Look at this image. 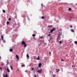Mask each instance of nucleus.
<instances>
[{"label":"nucleus","instance_id":"f257e3e1","mask_svg":"<svg viewBox=\"0 0 77 77\" xmlns=\"http://www.w3.org/2000/svg\"><path fill=\"white\" fill-rule=\"evenodd\" d=\"M22 45H23V47H24V48L27 46V45L24 41H22Z\"/></svg>","mask_w":77,"mask_h":77},{"label":"nucleus","instance_id":"f03ea898","mask_svg":"<svg viewBox=\"0 0 77 77\" xmlns=\"http://www.w3.org/2000/svg\"><path fill=\"white\" fill-rule=\"evenodd\" d=\"M62 34V33L61 32H59L58 34V35L57 36V38L56 39H59V38H60V35H61V34Z\"/></svg>","mask_w":77,"mask_h":77},{"label":"nucleus","instance_id":"7ed1b4c3","mask_svg":"<svg viewBox=\"0 0 77 77\" xmlns=\"http://www.w3.org/2000/svg\"><path fill=\"white\" fill-rule=\"evenodd\" d=\"M56 30V28H53L51 30V33H53L54 31Z\"/></svg>","mask_w":77,"mask_h":77},{"label":"nucleus","instance_id":"20e7f679","mask_svg":"<svg viewBox=\"0 0 77 77\" xmlns=\"http://www.w3.org/2000/svg\"><path fill=\"white\" fill-rule=\"evenodd\" d=\"M42 69H40V70H38L37 72L39 73V74H41L42 73Z\"/></svg>","mask_w":77,"mask_h":77},{"label":"nucleus","instance_id":"39448f33","mask_svg":"<svg viewBox=\"0 0 77 77\" xmlns=\"http://www.w3.org/2000/svg\"><path fill=\"white\" fill-rule=\"evenodd\" d=\"M8 74L6 73V75H3V77H8Z\"/></svg>","mask_w":77,"mask_h":77},{"label":"nucleus","instance_id":"423d86ee","mask_svg":"<svg viewBox=\"0 0 77 77\" xmlns=\"http://www.w3.org/2000/svg\"><path fill=\"white\" fill-rule=\"evenodd\" d=\"M42 65V64H41V63H39L38 64V67H39V68H41Z\"/></svg>","mask_w":77,"mask_h":77},{"label":"nucleus","instance_id":"0eeeda50","mask_svg":"<svg viewBox=\"0 0 77 77\" xmlns=\"http://www.w3.org/2000/svg\"><path fill=\"white\" fill-rule=\"evenodd\" d=\"M1 38L2 40H3V35H1Z\"/></svg>","mask_w":77,"mask_h":77},{"label":"nucleus","instance_id":"6e6552de","mask_svg":"<svg viewBox=\"0 0 77 77\" xmlns=\"http://www.w3.org/2000/svg\"><path fill=\"white\" fill-rule=\"evenodd\" d=\"M7 72H10V70H9V68H7Z\"/></svg>","mask_w":77,"mask_h":77},{"label":"nucleus","instance_id":"1a4fd4ad","mask_svg":"<svg viewBox=\"0 0 77 77\" xmlns=\"http://www.w3.org/2000/svg\"><path fill=\"white\" fill-rule=\"evenodd\" d=\"M26 57H27L28 58L27 59H29V54H27Z\"/></svg>","mask_w":77,"mask_h":77},{"label":"nucleus","instance_id":"9d476101","mask_svg":"<svg viewBox=\"0 0 77 77\" xmlns=\"http://www.w3.org/2000/svg\"><path fill=\"white\" fill-rule=\"evenodd\" d=\"M9 51L11 52H12V51H13V49H12V48H10V49Z\"/></svg>","mask_w":77,"mask_h":77},{"label":"nucleus","instance_id":"9b49d317","mask_svg":"<svg viewBox=\"0 0 77 77\" xmlns=\"http://www.w3.org/2000/svg\"><path fill=\"white\" fill-rule=\"evenodd\" d=\"M16 57H17V59H19V57H18V55H16Z\"/></svg>","mask_w":77,"mask_h":77},{"label":"nucleus","instance_id":"f8f14e48","mask_svg":"<svg viewBox=\"0 0 77 77\" xmlns=\"http://www.w3.org/2000/svg\"><path fill=\"white\" fill-rule=\"evenodd\" d=\"M48 27H49V28H50V27H52V25L48 26Z\"/></svg>","mask_w":77,"mask_h":77},{"label":"nucleus","instance_id":"ddd939ff","mask_svg":"<svg viewBox=\"0 0 77 77\" xmlns=\"http://www.w3.org/2000/svg\"><path fill=\"white\" fill-rule=\"evenodd\" d=\"M9 24V22L8 21H7V25H8Z\"/></svg>","mask_w":77,"mask_h":77},{"label":"nucleus","instance_id":"4468645a","mask_svg":"<svg viewBox=\"0 0 77 77\" xmlns=\"http://www.w3.org/2000/svg\"><path fill=\"white\" fill-rule=\"evenodd\" d=\"M10 67H11V70H13V67H12L11 66H10Z\"/></svg>","mask_w":77,"mask_h":77},{"label":"nucleus","instance_id":"2eb2a0df","mask_svg":"<svg viewBox=\"0 0 77 77\" xmlns=\"http://www.w3.org/2000/svg\"><path fill=\"white\" fill-rule=\"evenodd\" d=\"M36 59H37V60H40V59H39V57H38V58H36Z\"/></svg>","mask_w":77,"mask_h":77},{"label":"nucleus","instance_id":"dca6fc26","mask_svg":"<svg viewBox=\"0 0 77 77\" xmlns=\"http://www.w3.org/2000/svg\"><path fill=\"white\" fill-rule=\"evenodd\" d=\"M71 32H74L75 31L74 30H73V29H71Z\"/></svg>","mask_w":77,"mask_h":77},{"label":"nucleus","instance_id":"f3484780","mask_svg":"<svg viewBox=\"0 0 77 77\" xmlns=\"http://www.w3.org/2000/svg\"><path fill=\"white\" fill-rule=\"evenodd\" d=\"M2 40L4 42V43H5V42H6L5 41V40H4V39H3V40Z\"/></svg>","mask_w":77,"mask_h":77},{"label":"nucleus","instance_id":"a211bd4d","mask_svg":"<svg viewBox=\"0 0 77 77\" xmlns=\"http://www.w3.org/2000/svg\"><path fill=\"white\" fill-rule=\"evenodd\" d=\"M3 13H5V12H6V11H5V10H3Z\"/></svg>","mask_w":77,"mask_h":77},{"label":"nucleus","instance_id":"6ab92c4d","mask_svg":"<svg viewBox=\"0 0 77 77\" xmlns=\"http://www.w3.org/2000/svg\"><path fill=\"white\" fill-rule=\"evenodd\" d=\"M36 36V35L35 34H33L32 35V36L33 37H34V36Z\"/></svg>","mask_w":77,"mask_h":77},{"label":"nucleus","instance_id":"aec40b11","mask_svg":"<svg viewBox=\"0 0 77 77\" xmlns=\"http://www.w3.org/2000/svg\"><path fill=\"white\" fill-rule=\"evenodd\" d=\"M69 11H71V8H69L68 9Z\"/></svg>","mask_w":77,"mask_h":77},{"label":"nucleus","instance_id":"412c9836","mask_svg":"<svg viewBox=\"0 0 77 77\" xmlns=\"http://www.w3.org/2000/svg\"><path fill=\"white\" fill-rule=\"evenodd\" d=\"M51 36V35L49 34L47 35V36Z\"/></svg>","mask_w":77,"mask_h":77},{"label":"nucleus","instance_id":"4be33fe9","mask_svg":"<svg viewBox=\"0 0 77 77\" xmlns=\"http://www.w3.org/2000/svg\"><path fill=\"white\" fill-rule=\"evenodd\" d=\"M11 18L10 17V18H9V21H11Z\"/></svg>","mask_w":77,"mask_h":77},{"label":"nucleus","instance_id":"5701e85b","mask_svg":"<svg viewBox=\"0 0 77 77\" xmlns=\"http://www.w3.org/2000/svg\"><path fill=\"white\" fill-rule=\"evenodd\" d=\"M70 27L71 28H72V26L71 25H70Z\"/></svg>","mask_w":77,"mask_h":77},{"label":"nucleus","instance_id":"b1692460","mask_svg":"<svg viewBox=\"0 0 77 77\" xmlns=\"http://www.w3.org/2000/svg\"><path fill=\"white\" fill-rule=\"evenodd\" d=\"M42 19H44V16H42Z\"/></svg>","mask_w":77,"mask_h":77},{"label":"nucleus","instance_id":"393cba45","mask_svg":"<svg viewBox=\"0 0 77 77\" xmlns=\"http://www.w3.org/2000/svg\"><path fill=\"white\" fill-rule=\"evenodd\" d=\"M62 41H59V43L60 44H62Z\"/></svg>","mask_w":77,"mask_h":77},{"label":"nucleus","instance_id":"a878e982","mask_svg":"<svg viewBox=\"0 0 77 77\" xmlns=\"http://www.w3.org/2000/svg\"><path fill=\"white\" fill-rule=\"evenodd\" d=\"M41 6H42V8H43V4H42L41 5Z\"/></svg>","mask_w":77,"mask_h":77},{"label":"nucleus","instance_id":"bb28decb","mask_svg":"<svg viewBox=\"0 0 77 77\" xmlns=\"http://www.w3.org/2000/svg\"><path fill=\"white\" fill-rule=\"evenodd\" d=\"M25 66V65L23 64L22 66V67H23V66Z\"/></svg>","mask_w":77,"mask_h":77},{"label":"nucleus","instance_id":"cd10ccee","mask_svg":"<svg viewBox=\"0 0 77 77\" xmlns=\"http://www.w3.org/2000/svg\"><path fill=\"white\" fill-rule=\"evenodd\" d=\"M40 38L41 39H42V38H43V36H42V37H40Z\"/></svg>","mask_w":77,"mask_h":77},{"label":"nucleus","instance_id":"c85d7f7f","mask_svg":"<svg viewBox=\"0 0 77 77\" xmlns=\"http://www.w3.org/2000/svg\"><path fill=\"white\" fill-rule=\"evenodd\" d=\"M52 39V38H50V39L49 40H48L49 41H50V40H51V39Z\"/></svg>","mask_w":77,"mask_h":77},{"label":"nucleus","instance_id":"c756f323","mask_svg":"<svg viewBox=\"0 0 77 77\" xmlns=\"http://www.w3.org/2000/svg\"><path fill=\"white\" fill-rule=\"evenodd\" d=\"M34 77H37L36 75H34Z\"/></svg>","mask_w":77,"mask_h":77},{"label":"nucleus","instance_id":"7c9ffc66","mask_svg":"<svg viewBox=\"0 0 77 77\" xmlns=\"http://www.w3.org/2000/svg\"><path fill=\"white\" fill-rule=\"evenodd\" d=\"M72 67H74H74H75V66H73V65H72Z\"/></svg>","mask_w":77,"mask_h":77},{"label":"nucleus","instance_id":"2f4dec72","mask_svg":"<svg viewBox=\"0 0 77 77\" xmlns=\"http://www.w3.org/2000/svg\"><path fill=\"white\" fill-rule=\"evenodd\" d=\"M49 54H50V56H51V52H49Z\"/></svg>","mask_w":77,"mask_h":77},{"label":"nucleus","instance_id":"473e14b6","mask_svg":"<svg viewBox=\"0 0 77 77\" xmlns=\"http://www.w3.org/2000/svg\"><path fill=\"white\" fill-rule=\"evenodd\" d=\"M0 69H1V70H2V68L0 67Z\"/></svg>","mask_w":77,"mask_h":77},{"label":"nucleus","instance_id":"72a5a7b5","mask_svg":"<svg viewBox=\"0 0 77 77\" xmlns=\"http://www.w3.org/2000/svg\"><path fill=\"white\" fill-rule=\"evenodd\" d=\"M32 70H33L34 69V68H32Z\"/></svg>","mask_w":77,"mask_h":77},{"label":"nucleus","instance_id":"f704fd0d","mask_svg":"<svg viewBox=\"0 0 77 77\" xmlns=\"http://www.w3.org/2000/svg\"><path fill=\"white\" fill-rule=\"evenodd\" d=\"M55 76H56V75H53V77H55Z\"/></svg>","mask_w":77,"mask_h":77},{"label":"nucleus","instance_id":"c9c22d12","mask_svg":"<svg viewBox=\"0 0 77 77\" xmlns=\"http://www.w3.org/2000/svg\"><path fill=\"white\" fill-rule=\"evenodd\" d=\"M57 42H59V40L58 39H57Z\"/></svg>","mask_w":77,"mask_h":77},{"label":"nucleus","instance_id":"e433bc0d","mask_svg":"<svg viewBox=\"0 0 77 77\" xmlns=\"http://www.w3.org/2000/svg\"><path fill=\"white\" fill-rule=\"evenodd\" d=\"M61 61H63V60H61Z\"/></svg>","mask_w":77,"mask_h":77},{"label":"nucleus","instance_id":"4c0bfd02","mask_svg":"<svg viewBox=\"0 0 77 77\" xmlns=\"http://www.w3.org/2000/svg\"><path fill=\"white\" fill-rule=\"evenodd\" d=\"M60 71V69H58V71Z\"/></svg>","mask_w":77,"mask_h":77},{"label":"nucleus","instance_id":"58836bf2","mask_svg":"<svg viewBox=\"0 0 77 77\" xmlns=\"http://www.w3.org/2000/svg\"><path fill=\"white\" fill-rule=\"evenodd\" d=\"M1 65H2V66H3V64H1Z\"/></svg>","mask_w":77,"mask_h":77},{"label":"nucleus","instance_id":"ea45409f","mask_svg":"<svg viewBox=\"0 0 77 77\" xmlns=\"http://www.w3.org/2000/svg\"><path fill=\"white\" fill-rule=\"evenodd\" d=\"M57 72H58L59 71H56Z\"/></svg>","mask_w":77,"mask_h":77},{"label":"nucleus","instance_id":"a19ab883","mask_svg":"<svg viewBox=\"0 0 77 77\" xmlns=\"http://www.w3.org/2000/svg\"><path fill=\"white\" fill-rule=\"evenodd\" d=\"M8 64H7L6 65V66H8Z\"/></svg>","mask_w":77,"mask_h":77},{"label":"nucleus","instance_id":"79ce46f5","mask_svg":"<svg viewBox=\"0 0 77 77\" xmlns=\"http://www.w3.org/2000/svg\"><path fill=\"white\" fill-rule=\"evenodd\" d=\"M7 64H8L9 63H8V62H7Z\"/></svg>","mask_w":77,"mask_h":77},{"label":"nucleus","instance_id":"37998d69","mask_svg":"<svg viewBox=\"0 0 77 77\" xmlns=\"http://www.w3.org/2000/svg\"><path fill=\"white\" fill-rule=\"evenodd\" d=\"M66 56H68V54H66Z\"/></svg>","mask_w":77,"mask_h":77},{"label":"nucleus","instance_id":"c03bdc74","mask_svg":"<svg viewBox=\"0 0 77 77\" xmlns=\"http://www.w3.org/2000/svg\"><path fill=\"white\" fill-rule=\"evenodd\" d=\"M1 58V56H0V59Z\"/></svg>","mask_w":77,"mask_h":77},{"label":"nucleus","instance_id":"a18cd8bd","mask_svg":"<svg viewBox=\"0 0 77 77\" xmlns=\"http://www.w3.org/2000/svg\"><path fill=\"white\" fill-rule=\"evenodd\" d=\"M1 39L0 38V41H1Z\"/></svg>","mask_w":77,"mask_h":77},{"label":"nucleus","instance_id":"49530a36","mask_svg":"<svg viewBox=\"0 0 77 77\" xmlns=\"http://www.w3.org/2000/svg\"><path fill=\"white\" fill-rule=\"evenodd\" d=\"M5 70H6V69H5Z\"/></svg>","mask_w":77,"mask_h":77},{"label":"nucleus","instance_id":"de8ad7c7","mask_svg":"<svg viewBox=\"0 0 77 77\" xmlns=\"http://www.w3.org/2000/svg\"><path fill=\"white\" fill-rule=\"evenodd\" d=\"M62 38H63V37H62Z\"/></svg>","mask_w":77,"mask_h":77},{"label":"nucleus","instance_id":"09e8293b","mask_svg":"<svg viewBox=\"0 0 77 77\" xmlns=\"http://www.w3.org/2000/svg\"><path fill=\"white\" fill-rule=\"evenodd\" d=\"M56 70H57V69H56Z\"/></svg>","mask_w":77,"mask_h":77},{"label":"nucleus","instance_id":"8fccbe9b","mask_svg":"<svg viewBox=\"0 0 77 77\" xmlns=\"http://www.w3.org/2000/svg\"><path fill=\"white\" fill-rule=\"evenodd\" d=\"M41 42H42V41H41Z\"/></svg>","mask_w":77,"mask_h":77},{"label":"nucleus","instance_id":"3c124183","mask_svg":"<svg viewBox=\"0 0 77 77\" xmlns=\"http://www.w3.org/2000/svg\"><path fill=\"white\" fill-rule=\"evenodd\" d=\"M70 20H71V19H70V20H69V21H70Z\"/></svg>","mask_w":77,"mask_h":77},{"label":"nucleus","instance_id":"603ef678","mask_svg":"<svg viewBox=\"0 0 77 77\" xmlns=\"http://www.w3.org/2000/svg\"><path fill=\"white\" fill-rule=\"evenodd\" d=\"M61 30V29H60V30Z\"/></svg>","mask_w":77,"mask_h":77},{"label":"nucleus","instance_id":"864d4df0","mask_svg":"<svg viewBox=\"0 0 77 77\" xmlns=\"http://www.w3.org/2000/svg\"><path fill=\"white\" fill-rule=\"evenodd\" d=\"M61 30V29H60V30Z\"/></svg>","mask_w":77,"mask_h":77},{"label":"nucleus","instance_id":"5fc2aeb1","mask_svg":"<svg viewBox=\"0 0 77 77\" xmlns=\"http://www.w3.org/2000/svg\"><path fill=\"white\" fill-rule=\"evenodd\" d=\"M17 71H18V70H17Z\"/></svg>","mask_w":77,"mask_h":77}]
</instances>
